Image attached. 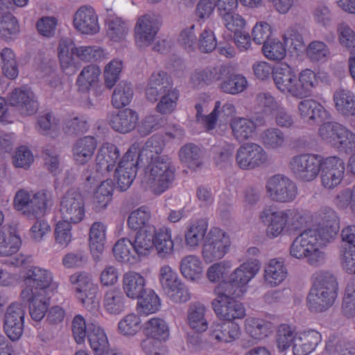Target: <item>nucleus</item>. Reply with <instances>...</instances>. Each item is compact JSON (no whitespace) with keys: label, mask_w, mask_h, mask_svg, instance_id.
I'll return each instance as SVG.
<instances>
[{"label":"nucleus","mask_w":355,"mask_h":355,"mask_svg":"<svg viewBox=\"0 0 355 355\" xmlns=\"http://www.w3.org/2000/svg\"><path fill=\"white\" fill-rule=\"evenodd\" d=\"M162 152V141L156 137L149 138L138 155L140 163L145 167L143 182L155 195L166 191L174 180V168L170 159Z\"/></svg>","instance_id":"obj_1"},{"label":"nucleus","mask_w":355,"mask_h":355,"mask_svg":"<svg viewBox=\"0 0 355 355\" xmlns=\"http://www.w3.org/2000/svg\"><path fill=\"white\" fill-rule=\"evenodd\" d=\"M312 286L306 301L309 309L313 313H323L329 309L338 297V282L335 275L320 270L311 276Z\"/></svg>","instance_id":"obj_2"},{"label":"nucleus","mask_w":355,"mask_h":355,"mask_svg":"<svg viewBox=\"0 0 355 355\" xmlns=\"http://www.w3.org/2000/svg\"><path fill=\"white\" fill-rule=\"evenodd\" d=\"M320 242L318 234L313 229H308L301 233L290 247L291 255L297 259H306V261L313 266H318L325 261V255L319 250Z\"/></svg>","instance_id":"obj_3"},{"label":"nucleus","mask_w":355,"mask_h":355,"mask_svg":"<svg viewBox=\"0 0 355 355\" xmlns=\"http://www.w3.org/2000/svg\"><path fill=\"white\" fill-rule=\"evenodd\" d=\"M321 166V157L314 154H300L292 157L288 168L294 177L302 182L316 178Z\"/></svg>","instance_id":"obj_4"},{"label":"nucleus","mask_w":355,"mask_h":355,"mask_svg":"<svg viewBox=\"0 0 355 355\" xmlns=\"http://www.w3.org/2000/svg\"><path fill=\"white\" fill-rule=\"evenodd\" d=\"M230 239L222 230L213 227L205 236L202 254L207 263L222 259L229 251Z\"/></svg>","instance_id":"obj_5"},{"label":"nucleus","mask_w":355,"mask_h":355,"mask_svg":"<svg viewBox=\"0 0 355 355\" xmlns=\"http://www.w3.org/2000/svg\"><path fill=\"white\" fill-rule=\"evenodd\" d=\"M162 25L159 15L147 13L138 17L135 26V38L137 45L146 47L151 44Z\"/></svg>","instance_id":"obj_6"},{"label":"nucleus","mask_w":355,"mask_h":355,"mask_svg":"<svg viewBox=\"0 0 355 355\" xmlns=\"http://www.w3.org/2000/svg\"><path fill=\"white\" fill-rule=\"evenodd\" d=\"M60 213L64 220L80 223L85 216V200L82 194L74 189L69 190L61 198Z\"/></svg>","instance_id":"obj_7"},{"label":"nucleus","mask_w":355,"mask_h":355,"mask_svg":"<svg viewBox=\"0 0 355 355\" xmlns=\"http://www.w3.org/2000/svg\"><path fill=\"white\" fill-rule=\"evenodd\" d=\"M266 187L269 197L275 202H292L297 194L295 183L283 175L272 176L268 180Z\"/></svg>","instance_id":"obj_8"},{"label":"nucleus","mask_w":355,"mask_h":355,"mask_svg":"<svg viewBox=\"0 0 355 355\" xmlns=\"http://www.w3.org/2000/svg\"><path fill=\"white\" fill-rule=\"evenodd\" d=\"M267 160L266 152L262 146L256 143H245L236 151V164L244 170L254 169L266 163Z\"/></svg>","instance_id":"obj_9"},{"label":"nucleus","mask_w":355,"mask_h":355,"mask_svg":"<svg viewBox=\"0 0 355 355\" xmlns=\"http://www.w3.org/2000/svg\"><path fill=\"white\" fill-rule=\"evenodd\" d=\"M318 227L314 229L322 244L330 242L336 236L340 229V220L336 212L331 208H324L318 214Z\"/></svg>","instance_id":"obj_10"},{"label":"nucleus","mask_w":355,"mask_h":355,"mask_svg":"<svg viewBox=\"0 0 355 355\" xmlns=\"http://www.w3.org/2000/svg\"><path fill=\"white\" fill-rule=\"evenodd\" d=\"M136 155L130 149L119 162L115 168V177L118 187L121 191H126L132 184L136 177L137 166L141 164L138 159H135Z\"/></svg>","instance_id":"obj_11"},{"label":"nucleus","mask_w":355,"mask_h":355,"mask_svg":"<svg viewBox=\"0 0 355 355\" xmlns=\"http://www.w3.org/2000/svg\"><path fill=\"white\" fill-rule=\"evenodd\" d=\"M25 306L14 302L9 305L4 315L3 328L8 337L12 341L17 340L24 331Z\"/></svg>","instance_id":"obj_12"},{"label":"nucleus","mask_w":355,"mask_h":355,"mask_svg":"<svg viewBox=\"0 0 355 355\" xmlns=\"http://www.w3.org/2000/svg\"><path fill=\"white\" fill-rule=\"evenodd\" d=\"M264 124L265 119L262 116L252 119L236 116L232 119L230 128L233 137L239 142H244L253 137L258 126Z\"/></svg>","instance_id":"obj_13"},{"label":"nucleus","mask_w":355,"mask_h":355,"mask_svg":"<svg viewBox=\"0 0 355 355\" xmlns=\"http://www.w3.org/2000/svg\"><path fill=\"white\" fill-rule=\"evenodd\" d=\"M8 99L10 104L17 107L22 115H32L38 110V103L34 94L26 87L14 89L10 93Z\"/></svg>","instance_id":"obj_14"},{"label":"nucleus","mask_w":355,"mask_h":355,"mask_svg":"<svg viewBox=\"0 0 355 355\" xmlns=\"http://www.w3.org/2000/svg\"><path fill=\"white\" fill-rule=\"evenodd\" d=\"M24 282V288H30L33 293L37 291L40 294H46V289L53 282V275L46 269L32 267L26 271Z\"/></svg>","instance_id":"obj_15"},{"label":"nucleus","mask_w":355,"mask_h":355,"mask_svg":"<svg viewBox=\"0 0 355 355\" xmlns=\"http://www.w3.org/2000/svg\"><path fill=\"white\" fill-rule=\"evenodd\" d=\"M20 297L23 301L29 302V313L33 320L40 321L44 318L49 305V298L46 294L33 293L30 288H24Z\"/></svg>","instance_id":"obj_16"},{"label":"nucleus","mask_w":355,"mask_h":355,"mask_svg":"<svg viewBox=\"0 0 355 355\" xmlns=\"http://www.w3.org/2000/svg\"><path fill=\"white\" fill-rule=\"evenodd\" d=\"M73 25L84 34L93 35L99 31L97 15L90 6H82L75 12Z\"/></svg>","instance_id":"obj_17"},{"label":"nucleus","mask_w":355,"mask_h":355,"mask_svg":"<svg viewBox=\"0 0 355 355\" xmlns=\"http://www.w3.org/2000/svg\"><path fill=\"white\" fill-rule=\"evenodd\" d=\"M172 89L171 83L166 72L162 71L154 72L148 79L146 96L149 101L156 102L162 94Z\"/></svg>","instance_id":"obj_18"},{"label":"nucleus","mask_w":355,"mask_h":355,"mask_svg":"<svg viewBox=\"0 0 355 355\" xmlns=\"http://www.w3.org/2000/svg\"><path fill=\"white\" fill-rule=\"evenodd\" d=\"M317 83L315 73L311 69H304L300 73L298 78L295 76L288 95L298 98L307 97Z\"/></svg>","instance_id":"obj_19"},{"label":"nucleus","mask_w":355,"mask_h":355,"mask_svg":"<svg viewBox=\"0 0 355 355\" xmlns=\"http://www.w3.org/2000/svg\"><path fill=\"white\" fill-rule=\"evenodd\" d=\"M228 68L224 64L209 66L205 69H196L191 75V80L195 86L202 87L219 80L226 76Z\"/></svg>","instance_id":"obj_20"},{"label":"nucleus","mask_w":355,"mask_h":355,"mask_svg":"<svg viewBox=\"0 0 355 355\" xmlns=\"http://www.w3.org/2000/svg\"><path fill=\"white\" fill-rule=\"evenodd\" d=\"M146 279L139 273L133 270L125 272L122 277L123 293L130 299L139 298L146 291Z\"/></svg>","instance_id":"obj_21"},{"label":"nucleus","mask_w":355,"mask_h":355,"mask_svg":"<svg viewBox=\"0 0 355 355\" xmlns=\"http://www.w3.org/2000/svg\"><path fill=\"white\" fill-rule=\"evenodd\" d=\"M139 117L131 109H124L113 114L110 119V125L116 131L122 134L131 132L137 125Z\"/></svg>","instance_id":"obj_22"},{"label":"nucleus","mask_w":355,"mask_h":355,"mask_svg":"<svg viewBox=\"0 0 355 355\" xmlns=\"http://www.w3.org/2000/svg\"><path fill=\"white\" fill-rule=\"evenodd\" d=\"M52 194L47 190H41L33 194L27 205L24 215L28 218H38L43 216L51 205Z\"/></svg>","instance_id":"obj_23"},{"label":"nucleus","mask_w":355,"mask_h":355,"mask_svg":"<svg viewBox=\"0 0 355 355\" xmlns=\"http://www.w3.org/2000/svg\"><path fill=\"white\" fill-rule=\"evenodd\" d=\"M214 311L218 318L231 322L245 316V309L241 303L234 299L223 302H212Z\"/></svg>","instance_id":"obj_24"},{"label":"nucleus","mask_w":355,"mask_h":355,"mask_svg":"<svg viewBox=\"0 0 355 355\" xmlns=\"http://www.w3.org/2000/svg\"><path fill=\"white\" fill-rule=\"evenodd\" d=\"M239 326L232 322H214L210 327L211 337L220 343H232L240 336Z\"/></svg>","instance_id":"obj_25"},{"label":"nucleus","mask_w":355,"mask_h":355,"mask_svg":"<svg viewBox=\"0 0 355 355\" xmlns=\"http://www.w3.org/2000/svg\"><path fill=\"white\" fill-rule=\"evenodd\" d=\"M260 270V263L254 259L245 261L236 268L230 275L232 282L239 288L245 286Z\"/></svg>","instance_id":"obj_26"},{"label":"nucleus","mask_w":355,"mask_h":355,"mask_svg":"<svg viewBox=\"0 0 355 355\" xmlns=\"http://www.w3.org/2000/svg\"><path fill=\"white\" fill-rule=\"evenodd\" d=\"M154 248L160 258H168L174 251V243L171 238V230L169 227H162L156 229L153 227Z\"/></svg>","instance_id":"obj_27"},{"label":"nucleus","mask_w":355,"mask_h":355,"mask_svg":"<svg viewBox=\"0 0 355 355\" xmlns=\"http://www.w3.org/2000/svg\"><path fill=\"white\" fill-rule=\"evenodd\" d=\"M321 341V335L317 331L309 330L300 333L294 340L293 355H308Z\"/></svg>","instance_id":"obj_28"},{"label":"nucleus","mask_w":355,"mask_h":355,"mask_svg":"<svg viewBox=\"0 0 355 355\" xmlns=\"http://www.w3.org/2000/svg\"><path fill=\"white\" fill-rule=\"evenodd\" d=\"M118 287L108 289L104 293L103 306L105 311L111 315H119L125 311L126 297Z\"/></svg>","instance_id":"obj_29"},{"label":"nucleus","mask_w":355,"mask_h":355,"mask_svg":"<svg viewBox=\"0 0 355 355\" xmlns=\"http://www.w3.org/2000/svg\"><path fill=\"white\" fill-rule=\"evenodd\" d=\"M73 42L71 39L63 38L60 40L58 46V55L60 67L64 73L67 75L74 74L78 66L73 58Z\"/></svg>","instance_id":"obj_30"},{"label":"nucleus","mask_w":355,"mask_h":355,"mask_svg":"<svg viewBox=\"0 0 355 355\" xmlns=\"http://www.w3.org/2000/svg\"><path fill=\"white\" fill-rule=\"evenodd\" d=\"M297 107L301 118L310 123H313L319 119L324 120L329 116L324 107L313 99L301 101Z\"/></svg>","instance_id":"obj_31"},{"label":"nucleus","mask_w":355,"mask_h":355,"mask_svg":"<svg viewBox=\"0 0 355 355\" xmlns=\"http://www.w3.org/2000/svg\"><path fill=\"white\" fill-rule=\"evenodd\" d=\"M120 156L118 148L112 144H104L98 150L96 164L101 171H111Z\"/></svg>","instance_id":"obj_32"},{"label":"nucleus","mask_w":355,"mask_h":355,"mask_svg":"<svg viewBox=\"0 0 355 355\" xmlns=\"http://www.w3.org/2000/svg\"><path fill=\"white\" fill-rule=\"evenodd\" d=\"M260 218H269L270 223L267 227V235L270 238H275L280 235L287 224L286 215L284 211H272L269 208H266L260 214Z\"/></svg>","instance_id":"obj_33"},{"label":"nucleus","mask_w":355,"mask_h":355,"mask_svg":"<svg viewBox=\"0 0 355 355\" xmlns=\"http://www.w3.org/2000/svg\"><path fill=\"white\" fill-rule=\"evenodd\" d=\"M334 101L335 108L340 115L345 117L355 115V96L352 92L344 89H337L334 94Z\"/></svg>","instance_id":"obj_34"},{"label":"nucleus","mask_w":355,"mask_h":355,"mask_svg":"<svg viewBox=\"0 0 355 355\" xmlns=\"http://www.w3.org/2000/svg\"><path fill=\"white\" fill-rule=\"evenodd\" d=\"M206 307L198 302L190 304L187 310V324L197 332H204L208 328L205 318Z\"/></svg>","instance_id":"obj_35"},{"label":"nucleus","mask_w":355,"mask_h":355,"mask_svg":"<svg viewBox=\"0 0 355 355\" xmlns=\"http://www.w3.org/2000/svg\"><path fill=\"white\" fill-rule=\"evenodd\" d=\"M10 230L6 232L0 230V256L10 257L19 249L21 241L16 231L15 226H10Z\"/></svg>","instance_id":"obj_36"},{"label":"nucleus","mask_w":355,"mask_h":355,"mask_svg":"<svg viewBox=\"0 0 355 355\" xmlns=\"http://www.w3.org/2000/svg\"><path fill=\"white\" fill-rule=\"evenodd\" d=\"M287 269L282 259H271L264 270V282L270 287L279 285L286 277Z\"/></svg>","instance_id":"obj_37"},{"label":"nucleus","mask_w":355,"mask_h":355,"mask_svg":"<svg viewBox=\"0 0 355 355\" xmlns=\"http://www.w3.org/2000/svg\"><path fill=\"white\" fill-rule=\"evenodd\" d=\"M96 146L97 142L94 137L87 136L79 139L73 148L76 161L80 164L87 163L92 157Z\"/></svg>","instance_id":"obj_38"},{"label":"nucleus","mask_w":355,"mask_h":355,"mask_svg":"<svg viewBox=\"0 0 355 355\" xmlns=\"http://www.w3.org/2000/svg\"><path fill=\"white\" fill-rule=\"evenodd\" d=\"M295 74L285 63H281L275 68L273 80L277 88L284 94H289Z\"/></svg>","instance_id":"obj_39"},{"label":"nucleus","mask_w":355,"mask_h":355,"mask_svg":"<svg viewBox=\"0 0 355 355\" xmlns=\"http://www.w3.org/2000/svg\"><path fill=\"white\" fill-rule=\"evenodd\" d=\"M180 272L187 279L196 281L202 274L203 266L200 259L196 255H187L181 259Z\"/></svg>","instance_id":"obj_40"},{"label":"nucleus","mask_w":355,"mask_h":355,"mask_svg":"<svg viewBox=\"0 0 355 355\" xmlns=\"http://www.w3.org/2000/svg\"><path fill=\"white\" fill-rule=\"evenodd\" d=\"M153 226L139 230L132 241L135 251L138 257L148 255L154 248Z\"/></svg>","instance_id":"obj_41"},{"label":"nucleus","mask_w":355,"mask_h":355,"mask_svg":"<svg viewBox=\"0 0 355 355\" xmlns=\"http://www.w3.org/2000/svg\"><path fill=\"white\" fill-rule=\"evenodd\" d=\"M325 350L333 355H355V345L339 336H330L326 343Z\"/></svg>","instance_id":"obj_42"},{"label":"nucleus","mask_w":355,"mask_h":355,"mask_svg":"<svg viewBox=\"0 0 355 355\" xmlns=\"http://www.w3.org/2000/svg\"><path fill=\"white\" fill-rule=\"evenodd\" d=\"M208 225L202 220H198L191 223L185 232V243L191 248L198 247L201 241L205 240Z\"/></svg>","instance_id":"obj_43"},{"label":"nucleus","mask_w":355,"mask_h":355,"mask_svg":"<svg viewBox=\"0 0 355 355\" xmlns=\"http://www.w3.org/2000/svg\"><path fill=\"white\" fill-rule=\"evenodd\" d=\"M106 227L100 222L93 223L89 232V247L94 256L98 257V254L104 250Z\"/></svg>","instance_id":"obj_44"},{"label":"nucleus","mask_w":355,"mask_h":355,"mask_svg":"<svg viewBox=\"0 0 355 355\" xmlns=\"http://www.w3.org/2000/svg\"><path fill=\"white\" fill-rule=\"evenodd\" d=\"M101 73V69L96 64H89L83 67L76 80L79 89L83 92L88 91L98 83Z\"/></svg>","instance_id":"obj_45"},{"label":"nucleus","mask_w":355,"mask_h":355,"mask_svg":"<svg viewBox=\"0 0 355 355\" xmlns=\"http://www.w3.org/2000/svg\"><path fill=\"white\" fill-rule=\"evenodd\" d=\"M113 253L115 259L123 263L133 262L137 256L132 241L127 238H122L116 241L113 248Z\"/></svg>","instance_id":"obj_46"},{"label":"nucleus","mask_w":355,"mask_h":355,"mask_svg":"<svg viewBox=\"0 0 355 355\" xmlns=\"http://www.w3.org/2000/svg\"><path fill=\"white\" fill-rule=\"evenodd\" d=\"M113 191L112 182L107 180L97 187L93 199V205L96 211L104 209L112 198Z\"/></svg>","instance_id":"obj_47"},{"label":"nucleus","mask_w":355,"mask_h":355,"mask_svg":"<svg viewBox=\"0 0 355 355\" xmlns=\"http://www.w3.org/2000/svg\"><path fill=\"white\" fill-rule=\"evenodd\" d=\"M138 301V311L141 314L148 315L155 313L161 306L158 295L151 289H146Z\"/></svg>","instance_id":"obj_48"},{"label":"nucleus","mask_w":355,"mask_h":355,"mask_svg":"<svg viewBox=\"0 0 355 355\" xmlns=\"http://www.w3.org/2000/svg\"><path fill=\"white\" fill-rule=\"evenodd\" d=\"M247 85L248 81L243 76L232 73L220 83L219 88L225 93L234 95L244 91Z\"/></svg>","instance_id":"obj_49"},{"label":"nucleus","mask_w":355,"mask_h":355,"mask_svg":"<svg viewBox=\"0 0 355 355\" xmlns=\"http://www.w3.org/2000/svg\"><path fill=\"white\" fill-rule=\"evenodd\" d=\"M87 338L90 347L94 352L95 355H98L107 349V338L101 327L92 324V328H89Z\"/></svg>","instance_id":"obj_50"},{"label":"nucleus","mask_w":355,"mask_h":355,"mask_svg":"<svg viewBox=\"0 0 355 355\" xmlns=\"http://www.w3.org/2000/svg\"><path fill=\"white\" fill-rule=\"evenodd\" d=\"M106 26L107 35L114 42L123 41L129 31L126 22L118 17L107 20Z\"/></svg>","instance_id":"obj_51"},{"label":"nucleus","mask_w":355,"mask_h":355,"mask_svg":"<svg viewBox=\"0 0 355 355\" xmlns=\"http://www.w3.org/2000/svg\"><path fill=\"white\" fill-rule=\"evenodd\" d=\"M1 64L3 74L10 79H15L19 73L18 64L13 51L4 48L0 53Z\"/></svg>","instance_id":"obj_52"},{"label":"nucleus","mask_w":355,"mask_h":355,"mask_svg":"<svg viewBox=\"0 0 355 355\" xmlns=\"http://www.w3.org/2000/svg\"><path fill=\"white\" fill-rule=\"evenodd\" d=\"M133 97V89L130 83L121 82L114 89L112 103L116 108H121L130 103Z\"/></svg>","instance_id":"obj_53"},{"label":"nucleus","mask_w":355,"mask_h":355,"mask_svg":"<svg viewBox=\"0 0 355 355\" xmlns=\"http://www.w3.org/2000/svg\"><path fill=\"white\" fill-rule=\"evenodd\" d=\"M144 333L155 339H165L168 335L166 322L159 318H151L144 324Z\"/></svg>","instance_id":"obj_54"},{"label":"nucleus","mask_w":355,"mask_h":355,"mask_svg":"<svg viewBox=\"0 0 355 355\" xmlns=\"http://www.w3.org/2000/svg\"><path fill=\"white\" fill-rule=\"evenodd\" d=\"M69 281L75 286L77 297L98 287L92 276L86 272H77L69 277Z\"/></svg>","instance_id":"obj_55"},{"label":"nucleus","mask_w":355,"mask_h":355,"mask_svg":"<svg viewBox=\"0 0 355 355\" xmlns=\"http://www.w3.org/2000/svg\"><path fill=\"white\" fill-rule=\"evenodd\" d=\"M246 332L254 339H261L270 332L269 322L259 318H250L245 320Z\"/></svg>","instance_id":"obj_56"},{"label":"nucleus","mask_w":355,"mask_h":355,"mask_svg":"<svg viewBox=\"0 0 355 355\" xmlns=\"http://www.w3.org/2000/svg\"><path fill=\"white\" fill-rule=\"evenodd\" d=\"M297 336L294 328L291 325L280 324L276 334V343L279 350L284 352L288 349L291 343L293 344Z\"/></svg>","instance_id":"obj_57"},{"label":"nucleus","mask_w":355,"mask_h":355,"mask_svg":"<svg viewBox=\"0 0 355 355\" xmlns=\"http://www.w3.org/2000/svg\"><path fill=\"white\" fill-rule=\"evenodd\" d=\"M241 288L236 286L230 279L228 282H220L216 286L214 292L216 297L213 302H223L226 300H233L239 296Z\"/></svg>","instance_id":"obj_58"},{"label":"nucleus","mask_w":355,"mask_h":355,"mask_svg":"<svg viewBox=\"0 0 355 355\" xmlns=\"http://www.w3.org/2000/svg\"><path fill=\"white\" fill-rule=\"evenodd\" d=\"M150 218V211L146 207H141L132 211L129 215L128 224L132 230H144Z\"/></svg>","instance_id":"obj_59"},{"label":"nucleus","mask_w":355,"mask_h":355,"mask_svg":"<svg viewBox=\"0 0 355 355\" xmlns=\"http://www.w3.org/2000/svg\"><path fill=\"white\" fill-rule=\"evenodd\" d=\"M261 139L267 148L277 149L283 146L285 138L284 133L278 128H270L264 130Z\"/></svg>","instance_id":"obj_60"},{"label":"nucleus","mask_w":355,"mask_h":355,"mask_svg":"<svg viewBox=\"0 0 355 355\" xmlns=\"http://www.w3.org/2000/svg\"><path fill=\"white\" fill-rule=\"evenodd\" d=\"M73 51L80 60L85 62L98 61L105 56L104 51L97 46H81L76 47L73 44Z\"/></svg>","instance_id":"obj_61"},{"label":"nucleus","mask_w":355,"mask_h":355,"mask_svg":"<svg viewBox=\"0 0 355 355\" xmlns=\"http://www.w3.org/2000/svg\"><path fill=\"white\" fill-rule=\"evenodd\" d=\"M200 155V149L192 143L184 145L179 151V157L181 162L189 167H194L199 165Z\"/></svg>","instance_id":"obj_62"},{"label":"nucleus","mask_w":355,"mask_h":355,"mask_svg":"<svg viewBox=\"0 0 355 355\" xmlns=\"http://www.w3.org/2000/svg\"><path fill=\"white\" fill-rule=\"evenodd\" d=\"M118 328L123 336H135L141 329V320L136 314H128L119 321Z\"/></svg>","instance_id":"obj_63"},{"label":"nucleus","mask_w":355,"mask_h":355,"mask_svg":"<svg viewBox=\"0 0 355 355\" xmlns=\"http://www.w3.org/2000/svg\"><path fill=\"white\" fill-rule=\"evenodd\" d=\"M306 53L313 62L325 61L330 55L327 45L322 41H313L307 46Z\"/></svg>","instance_id":"obj_64"}]
</instances>
